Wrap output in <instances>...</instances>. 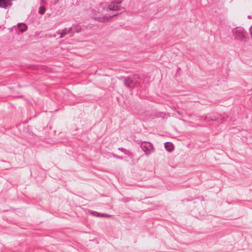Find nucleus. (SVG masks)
<instances>
[{"label":"nucleus","mask_w":252,"mask_h":252,"mask_svg":"<svg viewBox=\"0 0 252 252\" xmlns=\"http://www.w3.org/2000/svg\"><path fill=\"white\" fill-rule=\"evenodd\" d=\"M232 32L235 39L244 42L249 40V37L248 32L243 28L241 27H236L232 30Z\"/></svg>","instance_id":"nucleus-1"},{"label":"nucleus","mask_w":252,"mask_h":252,"mask_svg":"<svg viewBox=\"0 0 252 252\" xmlns=\"http://www.w3.org/2000/svg\"><path fill=\"white\" fill-rule=\"evenodd\" d=\"M124 81L125 85L129 88L137 87L140 83V78L138 75L134 74L127 77H121L119 78Z\"/></svg>","instance_id":"nucleus-2"},{"label":"nucleus","mask_w":252,"mask_h":252,"mask_svg":"<svg viewBox=\"0 0 252 252\" xmlns=\"http://www.w3.org/2000/svg\"><path fill=\"white\" fill-rule=\"evenodd\" d=\"M141 150L145 153V154L148 156L151 153L154 152L155 149L153 145L149 142L146 141H141L139 143Z\"/></svg>","instance_id":"nucleus-3"},{"label":"nucleus","mask_w":252,"mask_h":252,"mask_svg":"<svg viewBox=\"0 0 252 252\" xmlns=\"http://www.w3.org/2000/svg\"><path fill=\"white\" fill-rule=\"evenodd\" d=\"M122 1L120 0L111 1V18L117 15V14L112 13V12L114 11H119L121 9Z\"/></svg>","instance_id":"nucleus-4"},{"label":"nucleus","mask_w":252,"mask_h":252,"mask_svg":"<svg viewBox=\"0 0 252 252\" xmlns=\"http://www.w3.org/2000/svg\"><path fill=\"white\" fill-rule=\"evenodd\" d=\"M222 118L221 116H220L219 117H218L217 119H213L209 116H206V121L207 123H208L210 125H211L213 124V123H215L217 122V123H223V122L221 121Z\"/></svg>","instance_id":"nucleus-5"},{"label":"nucleus","mask_w":252,"mask_h":252,"mask_svg":"<svg viewBox=\"0 0 252 252\" xmlns=\"http://www.w3.org/2000/svg\"><path fill=\"white\" fill-rule=\"evenodd\" d=\"M164 148L169 152H172L174 149L173 144L170 142H166L164 143Z\"/></svg>","instance_id":"nucleus-6"},{"label":"nucleus","mask_w":252,"mask_h":252,"mask_svg":"<svg viewBox=\"0 0 252 252\" xmlns=\"http://www.w3.org/2000/svg\"><path fill=\"white\" fill-rule=\"evenodd\" d=\"M91 214L92 215L94 216H96L97 217H102V218H109L110 216L109 214L98 213L97 212H91Z\"/></svg>","instance_id":"nucleus-7"},{"label":"nucleus","mask_w":252,"mask_h":252,"mask_svg":"<svg viewBox=\"0 0 252 252\" xmlns=\"http://www.w3.org/2000/svg\"><path fill=\"white\" fill-rule=\"evenodd\" d=\"M11 5L12 3L8 0H0V7L1 8H6Z\"/></svg>","instance_id":"nucleus-8"},{"label":"nucleus","mask_w":252,"mask_h":252,"mask_svg":"<svg viewBox=\"0 0 252 252\" xmlns=\"http://www.w3.org/2000/svg\"><path fill=\"white\" fill-rule=\"evenodd\" d=\"M18 30L21 32H24L27 30V26L24 23H21L17 25Z\"/></svg>","instance_id":"nucleus-9"},{"label":"nucleus","mask_w":252,"mask_h":252,"mask_svg":"<svg viewBox=\"0 0 252 252\" xmlns=\"http://www.w3.org/2000/svg\"><path fill=\"white\" fill-rule=\"evenodd\" d=\"M57 34H60V38H63L65 35L68 34L67 32V28H64L63 30H59L57 32Z\"/></svg>","instance_id":"nucleus-10"},{"label":"nucleus","mask_w":252,"mask_h":252,"mask_svg":"<svg viewBox=\"0 0 252 252\" xmlns=\"http://www.w3.org/2000/svg\"><path fill=\"white\" fill-rule=\"evenodd\" d=\"M119 150L125 153L126 155H128L130 158H132L133 157V155L131 152L125 149L124 148H119L118 149Z\"/></svg>","instance_id":"nucleus-11"},{"label":"nucleus","mask_w":252,"mask_h":252,"mask_svg":"<svg viewBox=\"0 0 252 252\" xmlns=\"http://www.w3.org/2000/svg\"><path fill=\"white\" fill-rule=\"evenodd\" d=\"M73 31L74 32H79L81 30V28L80 27V26H79L78 25H73Z\"/></svg>","instance_id":"nucleus-12"},{"label":"nucleus","mask_w":252,"mask_h":252,"mask_svg":"<svg viewBox=\"0 0 252 252\" xmlns=\"http://www.w3.org/2000/svg\"><path fill=\"white\" fill-rule=\"evenodd\" d=\"M46 9L44 6H40L39 9V13L43 15L45 12Z\"/></svg>","instance_id":"nucleus-13"},{"label":"nucleus","mask_w":252,"mask_h":252,"mask_svg":"<svg viewBox=\"0 0 252 252\" xmlns=\"http://www.w3.org/2000/svg\"><path fill=\"white\" fill-rule=\"evenodd\" d=\"M131 199L129 197H124L122 198L121 201L124 202H129Z\"/></svg>","instance_id":"nucleus-14"},{"label":"nucleus","mask_w":252,"mask_h":252,"mask_svg":"<svg viewBox=\"0 0 252 252\" xmlns=\"http://www.w3.org/2000/svg\"><path fill=\"white\" fill-rule=\"evenodd\" d=\"M67 30L68 33H72L73 32H74L73 26L71 27H70L68 29H67Z\"/></svg>","instance_id":"nucleus-15"},{"label":"nucleus","mask_w":252,"mask_h":252,"mask_svg":"<svg viewBox=\"0 0 252 252\" xmlns=\"http://www.w3.org/2000/svg\"><path fill=\"white\" fill-rule=\"evenodd\" d=\"M111 156H113L114 157H116L117 158H119V159H123V157H122L118 156H117L116 155H115L114 154H111Z\"/></svg>","instance_id":"nucleus-16"},{"label":"nucleus","mask_w":252,"mask_h":252,"mask_svg":"<svg viewBox=\"0 0 252 252\" xmlns=\"http://www.w3.org/2000/svg\"><path fill=\"white\" fill-rule=\"evenodd\" d=\"M94 19H96V20H98V21H101V19H102L101 17H98V16H94Z\"/></svg>","instance_id":"nucleus-17"},{"label":"nucleus","mask_w":252,"mask_h":252,"mask_svg":"<svg viewBox=\"0 0 252 252\" xmlns=\"http://www.w3.org/2000/svg\"><path fill=\"white\" fill-rule=\"evenodd\" d=\"M249 32L252 38V25L249 28Z\"/></svg>","instance_id":"nucleus-18"},{"label":"nucleus","mask_w":252,"mask_h":252,"mask_svg":"<svg viewBox=\"0 0 252 252\" xmlns=\"http://www.w3.org/2000/svg\"><path fill=\"white\" fill-rule=\"evenodd\" d=\"M41 2H45V0H41Z\"/></svg>","instance_id":"nucleus-19"},{"label":"nucleus","mask_w":252,"mask_h":252,"mask_svg":"<svg viewBox=\"0 0 252 252\" xmlns=\"http://www.w3.org/2000/svg\"><path fill=\"white\" fill-rule=\"evenodd\" d=\"M108 8L110 9V5H108Z\"/></svg>","instance_id":"nucleus-20"},{"label":"nucleus","mask_w":252,"mask_h":252,"mask_svg":"<svg viewBox=\"0 0 252 252\" xmlns=\"http://www.w3.org/2000/svg\"><path fill=\"white\" fill-rule=\"evenodd\" d=\"M248 18H249V19H250V18H251V16H250V15H249V16H248Z\"/></svg>","instance_id":"nucleus-21"}]
</instances>
